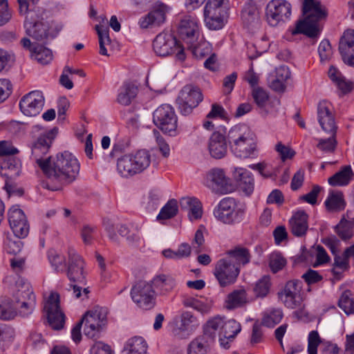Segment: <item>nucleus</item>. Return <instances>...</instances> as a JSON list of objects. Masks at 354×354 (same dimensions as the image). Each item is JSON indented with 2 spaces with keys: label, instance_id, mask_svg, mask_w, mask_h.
<instances>
[{
  "label": "nucleus",
  "instance_id": "1",
  "mask_svg": "<svg viewBox=\"0 0 354 354\" xmlns=\"http://www.w3.org/2000/svg\"><path fill=\"white\" fill-rule=\"evenodd\" d=\"M50 160L43 174L56 185L52 187L46 185L47 189L58 190L62 186L73 183L79 176L80 163L72 153L67 151L59 153Z\"/></svg>",
  "mask_w": 354,
  "mask_h": 354
},
{
  "label": "nucleus",
  "instance_id": "2",
  "mask_svg": "<svg viewBox=\"0 0 354 354\" xmlns=\"http://www.w3.org/2000/svg\"><path fill=\"white\" fill-rule=\"evenodd\" d=\"M303 13L304 19L290 29L291 35L302 33L312 38L317 37L321 31L319 21L325 19L328 15L326 7L318 0H304Z\"/></svg>",
  "mask_w": 354,
  "mask_h": 354
},
{
  "label": "nucleus",
  "instance_id": "3",
  "mask_svg": "<svg viewBox=\"0 0 354 354\" xmlns=\"http://www.w3.org/2000/svg\"><path fill=\"white\" fill-rule=\"evenodd\" d=\"M43 11L31 10L25 15L24 28L26 34L32 39L44 41L49 38H54L57 32L52 30L48 21L43 17Z\"/></svg>",
  "mask_w": 354,
  "mask_h": 354
},
{
  "label": "nucleus",
  "instance_id": "4",
  "mask_svg": "<svg viewBox=\"0 0 354 354\" xmlns=\"http://www.w3.org/2000/svg\"><path fill=\"white\" fill-rule=\"evenodd\" d=\"M229 0H207L203 9L205 26L211 30L222 29L227 18Z\"/></svg>",
  "mask_w": 354,
  "mask_h": 354
},
{
  "label": "nucleus",
  "instance_id": "5",
  "mask_svg": "<svg viewBox=\"0 0 354 354\" xmlns=\"http://www.w3.org/2000/svg\"><path fill=\"white\" fill-rule=\"evenodd\" d=\"M151 163V156L146 150L126 154L118 160L117 169L124 177L133 176L146 169Z\"/></svg>",
  "mask_w": 354,
  "mask_h": 354
},
{
  "label": "nucleus",
  "instance_id": "6",
  "mask_svg": "<svg viewBox=\"0 0 354 354\" xmlns=\"http://www.w3.org/2000/svg\"><path fill=\"white\" fill-rule=\"evenodd\" d=\"M214 216L224 224L234 225L243 221L244 210L239 207L234 198L225 197L214 208Z\"/></svg>",
  "mask_w": 354,
  "mask_h": 354
},
{
  "label": "nucleus",
  "instance_id": "7",
  "mask_svg": "<svg viewBox=\"0 0 354 354\" xmlns=\"http://www.w3.org/2000/svg\"><path fill=\"white\" fill-rule=\"evenodd\" d=\"M301 290L302 282L301 281L297 279L290 280L278 292V298L286 308L301 310L304 308Z\"/></svg>",
  "mask_w": 354,
  "mask_h": 354
},
{
  "label": "nucleus",
  "instance_id": "8",
  "mask_svg": "<svg viewBox=\"0 0 354 354\" xmlns=\"http://www.w3.org/2000/svg\"><path fill=\"white\" fill-rule=\"evenodd\" d=\"M153 121L165 133L175 136L178 133L177 116L173 107L169 104H162L155 110Z\"/></svg>",
  "mask_w": 354,
  "mask_h": 354
},
{
  "label": "nucleus",
  "instance_id": "9",
  "mask_svg": "<svg viewBox=\"0 0 354 354\" xmlns=\"http://www.w3.org/2000/svg\"><path fill=\"white\" fill-rule=\"evenodd\" d=\"M291 4L286 0H271L266 8V21L269 26H281L290 18Z\"/></svg>",
  "mask_w": 354,
  "mask_h": 354
},
{
  "label": "nucleus",
  "instance_id": "10",
  "mask_svg": "<svg viewBox=\"0 0 354 354\" xmlns=\"http://www.w3.org/2000/svg\"><path fill=\"white\" fill-rule=\"evenodd\" d=\"M107 310L95 306L88 311L81 319L84 324V332L86 336L93 339L98 337L99 333L106 323Z\"/></svg>",
  "mask_w": 354,
  "mask_h": 354
},
{
  "label": "nucleus",
  "instance_id": "11",
  "mask_svg": "<svg viewBox=\"0 0 354 354\" xmlns=\"http://www.w3.org/2000/svg\"><path fill=\"white\" fill-rule=\"evenodd\" d=\"M55 134L53 131L40 136L31 145L30 159L41 169L45 171L53 156L45 157L50 147Z\"/></svg>",
  "mask_w": 354,
  "mask_h": 354
},
{
  "label": "nucleus",
  "instance_id": "12",
  "mask_svg": "<svg viewBox=\"0 0 354 354\" xmlns=\"http://www.w3.org/2000/svg\"><path fill=\"white\" fill-rule=\"evenodd\" d=\"M203 99L200 88L189 84L181 89L176 101L180 113L186 115L191 113L193 109L196 108Z\"/></svg>",
  "mask_w": 354,
  "mask_h": 354
},
{
  "label": "nucleus",
  "instance_id": "13",
  "mask_svg": "<svg viewBox=\"0 0 354 354\" xmlns=\"http://www.w3.org/2000/svg\"><path fill=\"white\" fill-rule=\"evenodd\" d=\"M133 301L141 308L149 310L155 305L156 293L152 285L145 281L136 283L131 291Z\"/></svg>",
  "mask_w": 354,
  "mask_h": 354
},
{
  "label": "nucleus",
  "instance_id": "14",
  "mask_svg": "<svg viewBox=\"0 0 354 354\" xmlns=\"http://www.w3.org/2000/svg\"><path fill=\"white\" fill-rule=\"evenodd\" d=\"M204 185L213 192L226 194L234 190V187L223 169L214 168L209 170L204 178Z\"/></svg>",
  "mask_w": 354,
  "mask_h": 354
},
{
  "label": "nucleus",
  "instance_id": "15",
  "mask_svg": "<svg viewBox=\"0 0 354 354\" xmlns=\"http://www.w3.org/2000/svg\"><path fill=\"white\" fill-rule=\"evenodd\" d=\"M59 302V295L51 292L44 306L48 322L54 330L63 328L65 323V315L60 308Z\"/></svg>",
  "mask_w": 354,
  "mask_h": 354
},
{
  "label": "nucleus",
  "instance_id": "16",
  "mask_svg": "<svg viewBox=\"0 0 354 354\" xmlns=\"http://www.w3.org/2000/svg\"><path fill=\"white\" fill-rule=\"evenodd\" d=\"M240 269L236 264L231 263L225 258L218 260L214 268V275L221 287L233 284L239 274Z\"/></svg>",
  "mask_w": 354,
  "mask_h": 354
},
{
  "label": "nucleus",
  "instance_id": "17",
  "mask_svg": "<svg viewBox=\"0 0 354 354\" xmlns=\"http://www.w3.org/2000/svg\"><path fill=\"white\" fill-rule=\"evenodd\" d=\"M44 101L42 92L39 91H30L24 95L20 100V111L26 116H37L42 111Z\"/></svg>",
  "mask_w": 354,
  "mask_h": 354
},
{
  "label": "nucleus",
  "instance_id": "18",
  "mask_svg": "<svg viewBox=\"0 0 354 354\" xmlns=\"http://www.w3.org/2000/svg\"><path fill=\"white\" fill-rule=\"evenodd\" d=\"M21 173V162L16 158H8L0 162V176L5 178L4 189L10 195L14 192L10 182Z\"/></svg>",
  "mask_w": 354,
  "mask_h": 354
},
{
  "label": "nucleus",
  "instance_id": "19",
  "mask_svg": "<svg viewBox=\"0 0 354 354\" xmlns=\"http://www.w3.org/2000/svg\"><path fill=\"white\" fill-rule=\"evenodd\" d=\"M8 222L15 236L18 239L27 236L29 232V224L24 212L18 206L10 207L8 212Z\"/></svg>",
  "mask_w": 354,
  "mask_h": 354
},
{
  "label": "nucleus",
  "instance_id": "20",
  "mask_svg": "<svg viewBox=\"0 0 354 354\" xmlns=\"http://www.w3.org/2000/svg\"><path fill=\"white\" fill-rule=\"evenodd\" d=\"M317 120L325 132L329 135H336L337 127L332 105L328 101L323 100L318 104Z\"/></svg>",
  "mask_w": 354,
  "mask_h": 354
},
{
  "label": "nucleus",
  "instance_id": "21",
  "mask_svg": "<svg viewBox=\"0 0 354 354\" xmlns=\"http://www.w3.org/2000/svg\"><path fill=\"white\" fill-rule=\"evenodd\" d=\"M167 11L166 5L157 3L147 15L140 19V26L142 28H149L161 26L165 21Z\"/></svg>",
  "mask_w": 354,
  "mask_h": 354
},
{
  "label": "nucleus",
  "instance_id": "22",
  "mask_svg": "<svg viewBox=\"0 0 354 354\" xmlns=\"http://www.w3.org/2000/svg\"><path fill=\"white\" fill-rule=\"evenodd\" d=\"M178 41L169 32H161L156 36L153 43L155 53L160 57H166L176 53Z\"/></svg>",
  "mask_w": 354,
  "mask_h": 354
},
{
  "label": "nucleus",
  "instance_id": "23",
  "mask_svg": "<svg viewBox=\"0 0 354 354\" xmlns=\"http://www.w3.org/2000/svg\"><path fill=\"white\" fill-rule=\"evenodd\" d=\"M178 32L187 44L194 42L198 35V20L196 17L185 16L179 24Z\"/></svg>",
  "mask_w": 354,
  "mask_h": 354
},
{
  "label": "nucleus",
  "instance_id": "24",
  "mask_svg": "<svg viewBox=\"0 0 354 354\" xmlns=\"http://www.w3.org/2000/svg\"><path fill=\"white\" fill-rule=\"evenodd\" d=\"M339 50L343 62L354 67V30H346L340 39Z\"/></svg>",
  "mask_w": 354,
  "mask_h": 354
},
{
  "label": "nucleus",
  "instance_id": "25",
  "mask_svg": "<svg viewBox=\"0 0 354 354\" xmlns=\"http://www.w3.org/2000/svg\"><path fill=\"white\" fill-rule=\"evenodd\" d=\"M69 263L67 275L71 281L83 283L84 280V265L82 259L73 249L68 251Z\"/></svg>",
  "mask_w": 354,
  "mask_h": 354
},
{
  "label": "nucleus",
  "instance_id": "26",
  "mask_svg": "<svg viewBox=\"0 0 354 354\" xmlns=\"http://www.w3.org/2000/svg\"><path fill=\"white\" fill-rule=\"evenodd\" d=\"M208 151L210 156L216 159L225 157L227 153L226 137L221 131H214L208 141Z\"/></svg>",
  "mask_w": 354,
  "mask_h": 354
},
{
  "label": "nucleus",
  "instance_id": "27",
  "mask_svg": "<svg viewBox=\"0 0 354 354\" xmlns=\"http://www.w3.org/2000/svg\"><path fill=\"white\" fill-rule=\"evenodd\" d=\"M233 175L239 190L245 196L252 194L254 189V180L252 173L245 168L236 167Z\"/></svg>",
  "mask_w": 354,
  "mask_h": 354
},
{
  "label": "nucleus",
  "instance_id": "28",
  "mask_svg": "<svg viewBox=\"0 0 354 354\" xmlns=\"http://www.w3.org/2000/svg\"><path fill=\"white\" fill-rule=\"evenodd\" d=\"M290 71L286 66H280L268 77L270 87L274 91L283 92L286 89V81L290 77Z\"/></svg>",
  "mask_w": 354,
  "mask_h": 354
},
{
  "label": "nucleus",
  "instance_id": "29",
  "mask_svg": "<svg viewBox=\"0 0 354 354\" xmlns=\"http://www.w3.org/2000/svg\"><path fill=\"white\" fill-rule=\"evenodd\" d=\"M230 150L235 156L240 158L254 157L257 155V151L256 137L253 136L237 145H232Z\"/></svg>",
  "mask_w": 354,
  "mask_h": 354
},
{
  "label": "nucleus",
  "instance_id": "30",
  "mask_svg": "<svg viewBox=\"0 0 354 354\" xmlns=\"http://www.w3.org/2000/svg\"><path fill=\"white\" fill-rule=\"evenodd\" d=\"M180 207L187 212L188 217L193 221L201 218L202 204L196 198L183 197L180 200Z\"/></svg>",
  "mask_w": 354,
  "mask_h": 354
},
{
  "label": "nucleus",
  "instance_id": "31",
  "mask_svg": "<svg viewBox=\"0 0 354 354\" xmlns=\"http://www.w3.org/2000/svg\"><path fill=\"white\" fill-rule=\"evenodd\" d=\"M253 136H255L254 134L245 124L235 125L230 129L227 133L230 147Z\"/></svg>",
  "mask_w": 354,
  "mask_h": 354
},
{
  "label": "nucleus",
  "instance_id": "32",
  "mask_svg": "<svg viewBox=\"0 0 354 354\" xmlns=\"http://www.w3.org/2000/svg\"><path fill=\"white\" fill-rule=\"evenodd\" d=\"M308 214L304 211L297 212L290 218V225L292 233L296 236L306 234L308 228Z\"/></svg>",
  "mask_w": 354,
  "mask_h": 354
},
{
  "label": "nucleus",
  "instance_id": "33",
  "mask_svg": "<svg viewBox=\"0 0 354 354\" xmlns=\"http://www.w3.org/2000/svg\"><path fill=\"white\" fill-rule=\"evenodd\" d=\"M138 88L131 82H126L118 90L117 102L121 105L128 106L136 98Z\"/></svg>",
  "mask_w": 354,
  "mask_h": 354
},
{
  "label": "nucleus",
  "instance_id": "34",
  "mask_svg": "<svg viewBox=\"0 0 354 354\" xmlns=\"http://www.w3.org/2000/svg\"><path fill=\"white\" fill-rule=\"evenodd\" d=\"M30 299H35L30 284L23 279L17 281L16 290L12 294V302L26 301Z\"/></svg>",
  "mask_w": 354,
  "mask_h": 354
},
{
  "label": "nucleus",
  "instance_id": "35",
  "mask_svg": "<svg viewBox=\"0 0 354 354\" xmlns=\"http://www.w3.org/2000/svg\"><path fill=\"white\" fill-rule=\"evenodd\" d=\"M250 254L249 250L245 248L237 247L233 250L227 252L225 259L230 260L231 263L236 264L239 268L240 266L248 264L250 261Z\"/></svg>",
  "mask_w": 354,
  "mask_h": 354
},
{
  "label": "nucleus",
  "instance_id": "36",
  "mask_svg": "<svg viewBox=\"0 0 354 354\" xmlns=\"http://www.w3.org/2000/svg\"><path fill=\"white\" fill-rule=\"evenodd\" d=\"M200 323L196 317L192 313L185 311L181 314L180 325L178 328H174L172 333L179 335L180 331L193 330L199 326Z\"/></svg>",
  "mask_w": 354,
  "mask_h": 354
},
{
  "label": "nucleus",
  "instance_id": "37",
  "mask_svg": "<svg viewBox=\"0 0 354 354\" xmlns=\"http://www.w3.org/2000/svg\"><path fill=\"white\" fill-rule=\"evenodd\" d=\"M147 344L142 337H134L127 342L123 354H147Z\"/></svg>",
  "mask_w": 354,
  "mask_h": 354
},
{
  "label": "nucleus",
  "instance_id": "38",
  "mask_svg": "<svg viewBox=\"0 0 354 354\" xmlns=\"http://www.w3.org/2000/svg\"><path fill=\"white\" fill-rule=\"evenodd\" d=\"M324 203L327 210L330 212L342 211L346 205L343 194L341 192H330Z\"/></svg>",
  "mask_w": 354,
  "mask_h": 354
},
{
  "label": "nucleus",
  "instance_id": "39",
  "mask_svg": "<svg viewBox=\"0 0 354 354\" xmlns=\"http://www.w3.org/2000/svg\"><path fill=\"white\" fill-rule=\"evenodd\" d=\"M223 321L221 317H215L209 319L203 327L204 334L203 335H205L209 341H214L218 330L221 335Z\"/></svg>",
  "mask_w": 354,
  "mask_h": 354
},
{
  "label": "nucleus",
  "instance_id": "40",
  "mask_svg": "<svg viewBox=\"0 0 354 354\" xmlns=\"http://www.w3.org/2000/svg\"><path fill=\"white\" fill-rule=\"evenodd\" d=\"M353 171L351 167L345 166L329 178L328 181L332 186H344L349 183Z\"/></svg>",
  "mask_w": 354,
  "mask_h": 354
},
{
  "label": "nucleus",
  "instance_id": "41",
  "mask_svg": "<svg viewBox=\"0 0 354 354\" xmlns=\"http://www.w3.org/2000/svg\"><path fill=\"white\" fill-rule=\"evenodd\" d=\"M152 283L154 287L165 294L171 291L176 286L175 279L170 275L160 274L153 278Z\"/></svg>",
  "mask_w": 354,
  "mask_h": 354
},
{
  "label": "nucleus",
  "instance_id": "42",
  "mask_svg": "<svg viewBox=\"0 0 354 354\" xmlns=\"http://www.w3.org/2000/svg\"><path fill=\"white\" fill-rule=\"evenodd\" d=\"M209 340L205 335L194 338L189 344L188 354H207L209 350Z\"/></svg>",
  "mask_w": 354,
  "mask_h": 354
},
{
  "label": "nucleus",
  "instance_id": "43",
  "mask_svg": "<svg viewBox=\"0 0 354 354\" xmlns=\"http://www.w3.org/2000/svg\"><path fill=\"white\" fill-rule=\"evenodd\" d=\"M30 55L41 64H48L53 59L52 51L41 45L34 46Z\"/></svg>",
  "mask_w": 354,
  "mask_h": 354
},
{
  "label": "nucleus",
  "instance_id": "44",
  "mask_svg": "<svg viewBox=\"0 0 354 354\" xmlns=\"http://www.w3.org/2000/svg\"><path fill=\"white\" fill-rule=\"evenodd\" d=\"M248 301L247 294L244 289L233 291L227 296V307L232 309L241 306Z\"/></svg>",
  "mask_w": 354,
  "mask_h": 354
},
{
  "label": "nucleus",
  "instance_id": "45",
  "mask_svg": "<svg viewBox=\"0 0 354 354\" xmlns=\"http://www.w3.org/2000/svg\"><path fill=\"white\" fill-rule=\"evenodd\" d=\"M241 19L247 27H253L259 24V16L257 9L253 6H246L241 12Z\"/></svg>",
  "mask_w": 354,
  "mask_h": 354
},
{
  "label": "nucleus",
  "instance_id": "46",
  "mask_svg": "<svg viewBox=\"0 0 354 354\" xmlns=\"http://www.w3.org/2000/svg\"><path fill=\"white\" fill-rule=\"evenodd\" d=\"M189 49L192 51L193 55L197 59H203L211 54L212 48L209 42L201 41L198 44L194 42L189 43Z\"/></svg>",
  "mask_w": 354,
  "mask_h": 354
},
{
  "label": "nucleus",
  "instance_id": "47",
  "mask_svg": "<svg viewBox=\"0 0 354 354\" xmlns=\"http://www.w3.org/2000/svg\"><path fill=\"white\" fill-rule=\"evenodd\" d=\"M241 326L236 320L230 319L226 322L223 321L221 335L234 339L236 335L241 332Z\"/></svg>",
  "mask_w": 354,
  "mask_h": 354
},
{
  "label": "nucleus",
  "instance_id": "48",
  "mask_svg": "<svg viewBox=\"0 0 354 354\" xmlns=\"http://www.w3.org/2000/svg\"><path fill=\"white\" fill-rule=\"evenodd\" d=\"M161 192L157 189H151L147 197L144 198L143 204L149 210H153L158 207L162 200Z\"/></svg>",
  "mask_w": 354,
  "mask_h": 354
},
{
  "label": "nucleus",
  "instance_id": "49",
  "mask_svg": "<svg viewBox=\"0 0 354 354\" xmlns=\"http://www.w3.org/2000/svg\"><path fill=\"white\" fill-rule=\"evenodd\" d=\"M272 286L270 277L265 275L259 279L254 287V292L258 297H266L270 290Z\"/></svg>",
  "mask_w": 354,
  "mask_h": 354
},
{
  "label": "nucleus",
  "instance_id": "50",
  "mask_svg": "<svg viewBox=\"0 0 354 354\" xmlns=\"http://www.w3.org/2000/svg\"><path fill=\"white\" fill-rule=\"evenodd\" d=\"M178 213V203L175 199L169 200L160 209L157 220H166L175 216Z\"/></svg>",
  "mask_w": 354,
  "mask_h": 354
},
{
  "label": "nucleus",
  "instance_id": "51",
  "mask_svg": "<svg viewBox=\"0 0 354 354\" xmlns=\"http://www.w3.org/2000/svg\"><path fill=\"white\" fill-rule=\"evenodd\" d=\"M349 290L344 291L338 301L339 307L346 314H354V299Z\"/></svg>",
  "mask_w": 354,
  "mask_h": 354
},
{
  "label": "nucleus",
  "instance_id": "52",
  "mask_svg": "<svg viewBox=\"0 0 354 354\" xmlns=\"http://www.w3.org/2000/svg\"><path fill=\"white\" fill-rule=\"evenodd\" d=\"M335 231L342 239H349L353 236V224L343 218L339 224L336 225Z\"/></svg>",
  "mask_w": 354,
  "mask_h": 354
},
{
  "label": "nucleus",
  "instance_id": "53",
  "mask_svg": "<svg viewBox=\"0 0 354 354\" xmlns=\"http://www.w3.org/2000/svg\"><path fill=\"white\" fill-rule=\"evenodd\" d=\"M35 299L29 301L15 302L13 303L15 308L17 310V315L21 317H27L32 314L35 307Z\"/></svg>",
  "mask_w": 354,
  "mask_h": 354
},
{
  "label": "nucleus",
  "instance_id": "54",
  "mask_svg": "<svg viewBox=\"0 0 354 354\" xmlns=\"http://www.w3.org/2000/svg\"><path fill=\"white\" fill-rule=\"evenodd\" d=\"M286 264V260L279 252H272L269 256V266L273 273L282 270Z\"/></svg>",
  "mask_w": 354,
  "mask_h": 354
},
{
  "label": "nucleus",
  "instance_id": "55",
  "mask_svg": "<svg viewBox=\"0 0 354 354\" xmlns=\"http://www.w3.org/2000/svg\"><path fill=\"white\" fill-rule=\"evenodd\" d=\"M16 315H17V310L12 301H5L0 304V319L9 320L13 319Z\"/></svg>",
  "mask_w": 354,
  "mask_h": 354
},
{
  "label": "nucleus",
  "instance_id": "56",
  "mask_svg": "<svg viewBox=\"0 0 354 354\" xmlns=\"http://www.w3.org/2000/svg\"><path fill=\"white\" fill-rule=\"evenodd\" d=\"M282 317V311L279 309H275L263 316L262 323L267 327H273L281 322Z\"/></svg>",
  "mask_w": 354,
  "mask_h": 354
},
{
  "label": "nucleus",
  "instance_id": "57",
  "mask_svg": "<svg viewBox=\"0 0 354 354\" xmlns=\"http://www.w3.org/2000/svg\"><path fill=\"white\" fill-rule=\"evenodd\" d=\"M95 30L99 37L100 53L102 55L108 56L106 45L110 44V38L106 29H102L99 25L95 26Z\"/></svg>",
  "mask_w": 354,
  "mask_h": 354
},
{
  "label": "nucleus",
  "instance_id": "58",
  "mask_svg": "<svg viewBox=\"0 0 354 354\" xmlns=\"http://www.w3.org/2000/svg\"><path fill=\"white\" fill-rule=\"evenodd\" d=\"M48 259L51 266L57 272H63L65 269V257L58 254L57 252L52 250L48 252Z\"/></svg>",
  "mask_w": 354,
  "mask_h": 354
},
{
  "label": "nucleus",
  "instance_id": "59",
  "mask_svg": "<svg viewBox=\"0 0 354 354\" xmlns=\"http://www.w3.org/2000/svg\"><path fill=\"white\" fill-rule=\"evenodd\" d=\"M96 227L89 225H84L80 230L81 238L86 245H91L96 236Z\"/></svg>",
  "mask_w": 354,
  "mask_h": 354
},
{
  "label": "nucleus",
  "instance_id": "60",
  "mask_svg": "<svg viewBox=\"0 0 354 354\" xmlns=\"http://www.w3.org/2000/svg\"><path fill=\"white\" fill-rule=\"evenodd\" d=\"M322 343V339L317 330H312L308 337V354H317V347Z\"/></svg>",
  "mask_w": 354,
  "mask_h": 354
},
{
  "label": "nucleus",
  "instance_id": "61",
  "mask_svg": "<svg viewBox=\"0 0 354 354\" xmlns=\"http://www.w3.org/2000/svg\"><path fill=\"white\" fill-rule=\"evenodd\" d=\"M183 304L185 306L192 308L202 314L207 313L209 310V307L207 304L192 297L185 299Z\"/></svg>",
  "mask_w": 354,
  "mask_h": 354
},
{
  "label": "nucleus",
  "instance_id": "62",
  "mask_svg": "<svg viewBox=\"0 0 354 354\" xmlns=\"http://www.w3.org/2000/svg\"><path fill=\"white\" fill-rule=\"evenodd\" d=\"M153 136L156 140L160 152L164 157L167 158L170 154V148L169 145L158 130H153Z\"/></svg>",
  "mask_w": 354,
  "mask_h": 354
},
{
  "label": "nucleus",
  "instance_id": "63",
  "mask_svg": "<svg viewBox=\"0 0 354 354\" xmlns=\"http://www.w3.org/2000/svg\"><path fill=\"white\" fill-rule=\"evenodd\" d=\"M335 136L336 135H330L327 139H319L317 148L327 153L333 151L337 145Z\"/></svg>",
  "mask_w": 354,
  "mask_h": 354
},
{
  "label": "nucleus",
  "instance_id": "64",
  "mask_svg": "<svg viewBox=\"0 0 354 354\" xmlns=\"http://www.w3.org/2000/svg\"><path fill=\"white\" fill-rule=\"evenodd\" d=\"M19 153V150L16 148L10 141H0V157L14 156Z\"/></svg>",
  "mask_w": 354,
  "mask_h": 354
}]
</instances>
